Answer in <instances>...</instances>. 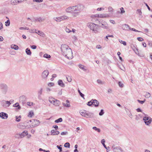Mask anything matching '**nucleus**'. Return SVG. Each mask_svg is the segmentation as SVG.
I'll return each mask as SVG.
<instances>
[{
  "label": "nucleus",
  "instance_id": "62",
  "mask_svg": "<svg viewBox=\"0 0 152 152\" xmlns=\"http://www.w3.org/2000/svg\"><path fill=\"white\" fill-rule=\"evenodd\" d=\"M53 127L56 130H57V129L58 128V127L57 125L53 126Z\"/></svg>",
  "mask_w": 152,
  "mask_h": 152
},
{
  "label": "nucleus",
  "instance_id": "50",
  "mask_svg": "<svg viewBox=\"0 0 152 152\" xmlns=\"http://www.w3.org/2000/svg\"><path fill=\"white\" fill-rule=\"evenodd\" d=\"M92 100H91L90 101H89L87 103V105L89 106H91L92 105Z\"/></svg>",
  "mask_w": 152,
  "mask_h": 152
},
{
  "label": "nucleus",
  "instance_id": "6",
  "mask_svg": "<svg viewBox=\"0 0 152 152\" xmlns=\"http://www.w3.org/2000/svg\"><path fill=\"white\" fill-rule=\"evenodd\" d=\"M143 120L145 124L147 125L150 124L152 121V119L147 115L143 117Z\"/></svg>",
  "mask_w": 152,
  "mask_h": 152
},
{
  "label": "nucleus",
  "instance_id": "64",
  "mask_svg": "<svg viewBox=\"0 0 152 152\" xmlns=\"http://www.w3.org/2000/svg\"><path fill=\"white\" fill-rule=\"evenodd\" d=\"M104 10V8H99L97 9V10L98 11H100L101 10Z\"/></svg>",
  "mask_w": 152,
  "mask_h": 152
},
{
  "label": "nucleus",
  "instance_id": "45",
  "mask_svg": "<svg viewBox=\"0 0 152 152\" xmlns=\"http://www.w3.org/2000/svg\"><path fill=\"white\" fill-rule=\"evenodd\" d=\"M63 105L64 106H65L67 107H69L70 106V105L69 103H67L66 104H65L64 103H63Z\"/></svg>",
  "mask_w": 152,
  "mask_h": 152
},
{
  "label": "nucleus",
  "instance_id": "49",
  "mask_svg": "<svg viewBox=\"0 0 152 152\" xmlns=\"http://www.w3.org/2000/svg\"><path fill=\"white\" fill-rule=\"evenodd\" d=\"M108 11L110 12H113V8L111 7H108Z\"/></svg>",
  "mask_w": 152,
  "mask_h": 152
},
{
  "label": "nucleus",
  "instance_id": "55",
  "mask_svg": "<svg viewBox=\"0 0 152 152\" xmlns=\"http://www.w3.org/2000/svg\"><path fill=\"white\" fill-rule=\"evenodd\" d=\"M30 47L31 48L33 49H35L36 48H37V46H36L35 45H31L30 46Z\"/></svg>",
  "mask_w": 152,
  "mask_h": 152
},
{
  "label": "nucleus",
  "instance_id": "57",
  "mask_svg": "<svg viewBox=\"0 0 152 152\" xmlns=\"http://www.w3.org/2000/svg\"><path fill=\"white\" fill-rule=\"evenodd\" d=\"M16 121L17 122H19L20 121V119H18V117L17 116H16Z\"/></svg>",
  "mask_w": 152,
  "mask_h": 152
},
{
  "label": "nucleus",
  "instance_id": "46",
  "mask_svg": "<svg viewBox=\"0 0 152 152\" xmlns=\"http://www.w3.org/2000/svg\"><path fill=\"white\" fill-rule=\"evenodd\" d=\"M35 20L36 21H38L39 22H41L43 21V20L42 19V18H39L36 19Z\"/></svg>",
  "mask_w": 152,
  "mask_h": 152
},
{
  "label": "nucleus",
  "instance_id": "39",
  "mask_svg": "<svg viewBox=\"0 0 152 152\" xmlns=\"http://www.w3.org/2000/svg\"><path fill=\"white\" fill-rule=\"evenodd\" d=\"M67 80L69 82H71L72 80V77L70 76H68L67 77H66Z\"/></svg>",
  "mask_w": 152,
  "mask_h": 152
},
{
  "label": "nucleus",
  "instance_id": "59",
  "mask_svg": "<svg viewBox=\"0 0 152 152\" xmlns=\"http://www.w3.org/2000/svg\"><path fill=\"white\" fill-rule=\"evenodd\" d=\"M65 31L66 32L68 33H69L72 31L71 30H70L69 29L67 28L65 29Z\"/></svg>",
  "mask_w": 152,
  "mask_h": 152
},
{
  "label": "nucleus",
  "instance_id": "1",
  "mask_svg": "<svg viewBox=\"0 0 152 152\" xmlns=\"http://www.w3.org/2000/svg\"><path fill=\"white\" fill-rule=\"evenodd\" d=\"M61 50L62 54L69 59H71L72 56V49L68 45L65 44H62L61 46Z\"/></svg>",
  "mask_w": 152,
  "mask_h": 152
},
{
  "label": "nucleus",
  "instance_id": "26",
  "mask_svg": "<svg viewBox=\"0 0 152 152\" xmlns=\"http://www.w3.org/2000/svg\"><path fill=\"white\" fill-rule=\"evenodd\" d=\"M11 48L12 49H13L15 50H17L18 49V47L17 45H11Z\"/></svg>",
  "mask_w": 152,
  "mask_h": 152
},
{
  "label": "nucleus",
  "instance_id": "7",
  "mask_svg": "<svg viewBox=\"0 0 152 152\" xmlns=\"http://www.w3.org/2000/svg\"><path fill=\"white\" fill-rule=\"evenodd\" d=\"M99 26L105 29H107L108 28V25L106 22H103L101 20L99 21Z\"/></svg>",
  "mask_w": 152,
  "mask_h": 152
},
{
  "label": "nucleus",
  "instance_id": "40",
  "mask_svg": "<svg viewBox=\"0 0 152 152\" xmlns=\"http://www.w3.org/2000/svg\"><path fill=\"white\" fill-rule=\"evenodd\" d=\"M79 67L81 69L84 71L86 70V69L84 68V65H83L82 64H80L79 65Z\"/></svg>",
  "mask_w": 152,
  "mask_h": 152
},
{
  "label": "nucleus",
  "instance_id": "58",
  "mask_svg": "<svg viewBox=\"0 0 152 152\" xmlns=\"http://www.w3.org/2000/svg\"><path fill=\"white\" fill-rule=\"evenodd\" d=\"M138 40L139 41H142L143 40V39L142 37H138L137 38Z\"/></svg>",
  "mask_w": 152,
  "mask_h": 152
},
{
  "label": "nucleus",
  "instance_id": "23",
  "mask_svg": "<svg viewBox=\"0 0 152 152\" xmlns=\"http://www.w3.org/2000/svg\"><path fill=\"white\" fill-rule=\"evenodd\" d=\"M13 106L14 107H18V110H20L21 108L20 106L19 103L18 102H17L15 104H14Z\"/></svg>",
  "mask_w": 152,
  "mask_h": 152
},
{
  "label": "nucleus",
  "instance_id": "8",
  "mask_svg": "<svg viewBox=\"0 0 152 152\" xmlns=\"http://www.w3.org/2000/svg\"><path fill=\"white\" fill-rule=\"evenodd\" d=\"M11 103L8 101L3 100L2 101L1 105L2 106L5 108H7L11 104Z\"/></svg>",
  "mask_w": 152,
  "mask_h": 152
},
{
  "label": "nucleus",
  "instance_id": "31",
  "mask_svg": "<svg viewBox=\"0 0 152 152\" xmlns=\"http://www.w3.org/2000/svg\"><path fill=\"white\" fill-rule=\"evenodd\" d=\"M95 17H98L100 18H103V17H105L106 16L104 15V14H98V15H95Z\"/></svg>",
  "mask_w": 152,
  "mask_h": 152
},
{
  "label": "nucleus",
  "instance_id": "18",
  "mask_svg": "<svg viewBox=\"0 0 152 152\" xmlns=\"http://www.w3.org/2000/svg\"><path fill=\"white\" fill-rule=\"evenodd\" d=\"M28 134V132L27 131H23L21 134H20V136L21 138H22L27 135Z\"/></svg>",
  "mask_w": 152,
  "mask_h": 152
},
{
  "label": "nucleus",
  "instance_id": "15",
  "mask_svg": "<svg viewBox=\"0 0 152 152\" xmlns=\"http://www.w3.org/2000/svg\"><path fill=\"white\" fill-rule=\"evenodd\" d=\"M43 91V88H40L38 91V98L39 99H42L41 95Z\"/></svg>",
  "mask_w": 152,
  "mask_h": 152
},
{
  "label": "nucleus",
  "instance_id": "35",
  "mask_svg": "<svg viewBox=\"0 0 152 152\" xmlns=\"http://www.w3.org/2000/svg\"><path fill=\"white\" fill-rule=\"evenodd\" d=\"M43 57L44 58H50L51 57L50 55H48V54H46V53L44 54V55L43 56Z\"/></svg>",
  "mask_w": 152,
  "mask_h": 152
},
{
  "label": "nucleus",
  "instance_id": "42",
  "mask_svg": "<svg viewBox=\"0 0 152 152\" xmlns=\"http://www.w3.org/2000/svg\"><path fill=\"white\" fill-rule=\"evenodd\" d=\"M62 145H57L56 146L57 148L59 150L60 152H61L62 151V148L61 147Z\"/></svg>",
  "mask_w": 152,
  "mask_h": 152
},
{
  "label": "nucleus",
  "instance_id": "53",
  "mask_svg": "<svg viewBox=\"0 0 152 152\" xmlns=\"http://www.w3.org/2000/svg\"><path fill=\"white\" fill-rule=\"evenodd\" d=\"M29 29L27 27H21L20 28V30L25 29V30H28Z\"/></svg>",
  "mask_w": 152,
  "mask_h": 152
},
{
  "label": "nucleus",
  "instance_id": "36",
  "mask_svg": "<svg viewBox=\"0 0 152 152\" xmlns=\"http://www.w3.org/2000/svg\"><path fill=\"white\" fill-rule=\"evenodd\" d=\"M97 83L100 84L102 85L104 83V82L100 80H97Z\"/></svg>",
  "mask_w": 152,
  "mask_h": 152
},
{
  "label": "nucleus",
  "instance_id": "44",
  "mask_svg": "<svg viewBox=\"0 0 152 152\" xmlns=\"http://www.w3.org/2000/svg\"><path fill=\"white\" fill-rule=\"evenodd\" d=\"M119 41L120 43L123 44V45H126V42L125 41H123L122 40L120 39L119 40Z\"/></svg>",
  "mask_w": 152,
  "mask_h": 152
},
{
  "label": "nucleus",
  "instance_id": "9",
  "mask_svg": "<svg viewBox=\"0 0 152 152\" xmlns=\"http://www.w3.org/2000/svg\"><path fill=\"white\" fill-rule=\"evenodd\" d=\"M0 88L3 90V92L4 94H6L7 91L8 87L5 84H1L0 85Z\"/></svg>",
  "mask_w": 152,
  "mask_h": 152
},
{
  "label": "nucleus",
  "instance_id": "30",
  "mask_svg": "<svg viewBox=\"0 0 152 152\" xmlns=\"http://www.w3.org/2000/svg\"><path fill=\"white\" fill-rule=\"evenodd\" d=\"M62 119L61 118H59L58 119L56 120L55 121V122L56 123H58L59 122H61L62 121Z\"/></svg>",
  "mask_w": 152,
  "mask_h": 152
},
{
  "label": "nucleus",
  "instance_id": "14",
  "mask_svg": "<svg viewBox=\"0 0 152 152\" xmlns=\"http://www.w3.org/2000/svg\"><path fill=\"white\" fill-rule=\"evenodd\" d=\"M122 28L124 30H129L131 29V28L129 26L126 24H124L122 25Z\"/></svg>",
  "mask_w": 152,
  "mask_h": 152
},
{
  "label": "nucleus",
  "instance_id": "52",
  "mask_svg": "<svg viewBox=\"0 0 152 152\" xmlns=\"http://www.w3.org/2000/svg\"><path fill=\"white\" fill-rule=\"evenodd\" d=\"M120 10H121V14H123V13H124L125 12V11L124 10V9L123 7H122L120 8Z\"/></svg>",
  "mask_w": 152,
  "mask_h": 152
},
{
  "label": "nucleus",
  "instance_id": "56",
  "mask_svg": "<svg viewBox=\"0 0 152 152\" xmlns=\"http://www.w3.org/2000/svg\"><path fill=\"white\" fill-rule=\"evenodd\" d=\"M118 85L120 87H122L123 86V84L121 82H119Z\"/></svg>",
  "mask_w": 152,
  "mask_h": 152
},
{
  "label": "nucleus",
  "instance_id": "16",
  "mask_svg": "<svg viewBox=\"0 0 152 152\" xmlns=\"http://www.w3.org/2000/svg\"><path fill=\"white\" fill-rule=\"evenodd\" d=\"M92 105H94L95 107H97L99 106V102L96 99H92Z\"/></svg>",
  "mask_w": 152,
  "mask_h": 152
},
{
  "label": "nucleus",
  "instance_id": "5",
  "mask_svg": "<svg viewBox=\"0 0 152 152\" xmlns=\"http://www.w3.org/2000/svg\"><path fill=\"white\" fill-rule=\"evenodd\" d=\"M49 101L50 103L56 106H58L60 103V102L59 100L56 99L54 98L50 99Z\"/></svg>",
  "mask_w": 152,
  "mask_h": 152
},
{
  "label": "nucleus",
  "instance_id": "37",
  "mask_svg": "<svg viewBox=\"0 0 152 152\" xmlns=\"http://www.w3.org/2000/svg\"><path fill=\"white\" fill-rule=\"evenodd\" d=\"M34 115L33 112L32 111H31L28 115V117H31L32 116Z\"/></svg>",
  "mask_w": 152,
  "mask_h": 152
},
{
  "label": "nucleus",
  "instance_id": "48",
  "mask_svg": "<svg viewBox=\"0 0 152 152\" xmlns=\"http://www.w3.org/2000/svg\"><path fill=\"white\" fill-rule=\"evenodd\" d=\"M137 101H138V102H139V103H140L141 104H143L144 103V102H145V99L143 101H141V100H140L139 99H137Z\"/></svg>",
  "mask_w": 152,
  "mask_h": 152
},
{
  "label": "nucleus",
  "instance_id": "2",
  "mask_svg": "<svg viewBox=\"0 0 152 152\" xmlns=\"http://www.w3.org/2000/svg\"><path fill=\"white\" fill-rule=\"evenodd\" d=\"M34 122H37V123L36 124H34L32 125H30V124L31 122V120H27L24 122L23 124V125L26 127V128L28 129L30 128H33L35 127H37L39 125L40 122L39 121L37 120L34 119Z\"/></svg>",
  "mask_w": 152,
  "mask_h": 152
},
{
  "label": "nucleus",
  "instance_id": "63",
  "mask_svg": "<svg viewBox=\"0 0 152 152\" xmlns=\"http://www.w3.org/2000/svg\"><path fill=\"white\" fill-rule=\"evenodd\" d=\"M96 48L98 49H101L102 48V47L100 45H96Z\"/></svg>",
  "mask_w": 152,
  "mask_h": 152
},
{
  "label": "nucleus",
  "instance_id": "61",
  "mask_svg": "<svg viewBox=\"0 0 152 152\" xmlns=\"http://www.w3.org/2000/svg\"><path fill=\"white\" fill-rule=\"evenodd\" d=\"M130 30H132V31H134L138 32H141V31H139L138 30H137L135 29H134V28H131V29H130Z\"/></svg>",
  "mask_w": 152,
  "mask_h": 152
},
{
  "label": "nucleus",
  "instance_id": "29",
  "mask_svg": "<svg viewBox=\"0 0 152 152\" xmlns=\"http://www.w3.org/2000/svg\"><path fill=\"white\" fill-rule=\"evenodd\" d=\"M53 19L57 22H59L61 21L60 18V17H55L53 18Z\"/></svg>",
  "mask_w": 152,
  "mask_h": 152
},
{
  "label": "nucleus",
  "instance_id": "47",
  "mask_svg": "<svg viewBox=\"0 0 152 152\" xmlns=\"http://www.w3.org/2000/svg\"><path fill=\"white\" fill-rule=\"evenodd\" d=\"M104 110L103 109H102L99 112V115L100 116H102L104 114Z\"/></svg>",
  "mask_w": 152,
  "mask_h": 152
},
{
  "label": "nucleus",
  "instance_id": "10",
  "mask_svg": "<svg viewBox=\"0 0 152 152\" xmlns=\"http://www.w3.org/2000/svg\"><path fill=\"white\" fill-rule=\"evenodd\" d=\"M73 6L69 7L66 8V12L74 14ZM73 15L75 16V15Z\"/></svg>",
  "mask_w": 152,
  "mask_h": 152
},
{
  "label": "nucleus",
  "instance_id": "19",
  "mask_svg": "<svg viewBox=\"0 0 152 152\" xmlns=\"http://www.w3.org/2000/svg\"><path fill=\"white\" fill-rule=\"evenodd\" d=\"M84 115L85 117L90 118L93 117V114L90 113H88L87 112L86 114Z\"/></svg>",
  "mask_w": 152,
  "mask_h": 152
},
{
  "label": "nucleus",
  "instance_id": "20",
  "mask_svg": "<svg viewBox=\"0 0 152 152\" xmlns=\"http://www.w3.org/2000/svg\"><path fill=\"white\" fill-rule=\"evenodd\" d=\"M58 85L62 87H65V85L63 83V81L61 80H59L58 81Z\"/></svg>",
  "mask_w": 152,
  "mask_h": 152
},
{
  "label": "nucleus",
  "instance_id": "34",
  "mask_svg": "<svg viewBox=\"0 0 152 152\" xmlns=\"http://www.w3.org/2000/svg\"><path fill=\"white\" fill-rule=\"evenodd\" d=\"M151 96L150 94L148 92H146L145 95V97L146 98H148Z\"/></svg>",
  "mask_w": 152,
  "mask_h": 152
},
{
  "label": "nucleus",
  "instance_id": "32",
  "mask_svg": "<svg viewBox=\"0 0 152 152\" xmlns=\"http://www.w3.org/2000/svg\"><path fill=\"white\" fill-rule=\"evenodd\" d=\"M78 93H79L80 96L82 97V98H83V99H85V98L84 97V95L80 91V90H78Z\"/></svg>",
  "mask_w": 152,
  "mask_h": 152
},
{
  "label": "nucleus",
  "instance_id": "54",
  "mask_svg": "<svg viewBox=\"0 0 152 152\" xmlns=\"http://www.w3.org/2000/svg\"><path fill=\"white\" fill-rule=\"evenodd\" d=\"M54 83H48V86L49 87H52L54 86Z\"/></svg>",
  "mask_w": 152,
  "mask_h": 152
},
{
  "label": "nucleus",
  "instance_id": "38",
  "mask_svg": "<svg viewBox=\"0 0 152 152\" xmlns=\"http://www.w3.org/2000/svg\"><path fill=\"white\" fill-rule=\"evenodd\" d=\"M10 20L9 19L7 20L5 22V25L6 26H9L10 25Z\"/></svg>",
  "mask_w": 152,
  "mask_h": 152
},
{
  "label": "nucleus",
  "instance_id": "22",
  "mask_svg": "<svg viewBox=\"0 0 152 152\" xmlns=\"http://www.w3.org/2000/svg\"><path fill=\"white\" fill-rule=\"evenodd\" d=\"M60 17L61 21L65 20H67L69 19V17L65 15L62 16Z\"/></svg>",
  "mask_w": 152,
  "mask_h": 152
},
{
  "label": "nucleus",
  "instance_id": "13",
  "mask_svg": "<svg viewBox=\"0 0 152 152\" xmlns=\"http://www.w3.org/2000/svg\"><path fill=\"white\" fill-rule=\"evenodd\" d=\"M0 117L3 119H6L8 118V115L7 114L5 113L1 112L0 113Z\"/></svg>",
  "mask_w": 152,
  "mask_h": 152
},
{
  "label": "nucleus",
  "instance_id": "60",
  "mask_svg": "<svg viewBox=\"0 0 152 152\" xmlns=\"http://www.w3.org/2000/svg\"><path fill=\"white\" fill-rule=\"evenodd\" d=\"M68 133V132H62L61 133V135H65L67 134Z\"/></svg>",
  "mask_w": 152,
  "mask_h": 152
},
{
  "label": "nucleus",
  "instance_id": "4",
  "mask_svg": "<svg viewBox=\"0 0 152 152\" xmlns=\"http://www.w3.org/2000/svg\"><path fill=\"white\" fill-rule=\"evenodd\" d=\"M88 26L90 29L95 33L98 32V26L94 23H90L88 24Z\"/></svg>",
  "mask_w": 152,
  "mask_h": 152
},
{
  "label": "nucleus",
  "instance_id": "41",
  "mask_svg": "<svg viewBox=\"0 0 152 152\" xmlns=\"http://www.w3.org/2000/svg\"><path fill=\"white\" fill-rule=\"evenodd\" d=\"M87 111L85 110H83L80 112V113L82 116H84V115L86 114Z\"/></svg>",
  "mask_w": 152,
  "mask_h": 152
},
{
  "label": "nucleus",
  "instance_id": "25",
  "mask_svg": "<svg viewBox=\"0 0 152 152\" xmlns=\"http://www.w3.org/2000/svg\"><path fill=\"white\" fill-rule=\"evenodd\" d=\"M26 52L28 55H31V54L30 50L29 48H27L26 49Z\"/></svg>",
  "mask_w": 152,
  "mask_h": 152
},
{
  "label": "nucleus",
  "instance_id": "43",
  "mask_svg": "<svg viewBox=\"0 0 152 152\" xmlns=\"http://www.w3.org/2000/svg\"><path fill=\"white\" fill-rule=\"evenodd\" d=\"M70 146V145L69 142L66 143L64 145V146L65 147L69 148Z\"/></svg>",
  "mask_w": 152,
  "mask_h": 152
},
{
  "label": "nucleus",
  "instance_id": "17",
  "mask_svg": "<svg viewBox=\"0 0 152 152\" xmlns=\"http://www.w3.org/2000/svg\"><path fill=\"white\" fill-rule=\"evenodd\" d=\"M51 135H58L60 132L58 131L53 129L51 131Z\"/></svg>",
  "mask_w": 152,
  "mask_h": 152
},
{
  "label": "nucleus",
  "instance_id": "28",
  "mask_svg": "<svg viewBox=\"0 0 152 152\" xmlns=\"http://www.w3.org/2000/svg\"><path fill=\"white\" fill-rule=\"evenodd\" d=\"M11 4L13 5H16L17 4V2L16 0H12Z\"/></svg>",
  "mask_w": 152,
  "mask_h": 152
},
{
  "label": "nucleus",
  "instance_id": "11",
  "mask_svg": "<svg viewBox=\"0 0 152 152\" xmlns=\"http://www.w3.org/2000/svg\"><path fill=\"white\" fill-rule=\"evenodd\" d=\"M113 151L114 152H124L119 146H116L114 148Z\"/></svg>",
  "mask_w": 152,
  "mask_h": 152
},
{
  "label": "nucleus",
  "instance_id": "33",
  "mask_svg": "<svg viewBox=\"0 0 152 152\" xmlns=\"http://www.w3.org/2000/svg\"><path fill=\"white\" fill-rule=\"evenodd\" d=\"M93 129L97 131L98 132H100L101 131V130L100 129L97 128L96 126H94L93 127Z\"/></svg>",
  "mask_w": 152,
  "mask_h": 152
},
{
  "label": "nucleus",
  "instance_id": "21",
  "mask_svg": "<svg viewBox=\"0 0 152 152\" xmlns=\"http://www.w3.org/2000/svg\"><path fill=\"white\" fill-rule=\"evenodd\" d=\"M105 142V140L104 139H102L101 141V142L104 147V148L108 150V149H109L110 147H107L106 145H105L104 143Z\"/></svg>",
  "mask_w": 152,
  "mask_h": 152
},
{
  "label": "nucleus",
  "instance_id": "27",
  "mask_svg": "<svg viewBox=\"0 0 152 152\" xmlns=\"http://www.w3.org/2000/svg\"><path fill=\"white\" fill-rule=\"evenodd\" d=\"M36 33L42 37H43L44 35V34L41 31H38L37 32H35Z\"/></svg>",
  "mask_w": 152,
  "mask_h": 152
},
{
  "label": "nucleus",
  "instance_id": "24",
  "mask_svg": "<svg viewBox=\"0 0 152 152\" xmlns=\"http://www.w3.org/2000/svg\"><path fill=\"white\" fill-rule=\"evenodd\" d=\"M137 14H139L140 18H142V12L141 11V10L140 9H137Z\"/></svg>",
  "mask_w": 152,
  "mask_h": 152
},
{
  "label": "nucleus",
  "instance_id": "3",
  "mask_svg": "<svg viewBox=\"0 0 152 152\" xmlns=\"http://www.w3.org/2000/svg\"><path fill=\"white\" fill-rule=\"evenodd\" d=\"M84 8V6L80 4L73 6L74 15H76L75 16L78 15L81 11L83 10Z\"/></svg>",
  "mask_w": 152,
  "mask_h": 152
},
{
  "label": "nucleus",
  "instance_id": "51",
  "mask_svg": "<svg viewBox=\"0 0 152 152\" xmlns=\"http://www.w3.org/2000/svg\"><path fill=\"white\" fill-rule=\"evenodd\" d=\"M27 104L29 106H31L33 105L34 104L32 102H28L27 103Z\"/></svg>",
  "mask_w": 152,
  "mask_h": 152
},
{
  "label": "nucleus",
  "instance_id": "12",
  "mask_svg": "<svg viewBox=\"0 0 152 152\" xmlns=\"http://www.w3.org/2000/svg\"><path fill=\"white\" fill-rule=\"evenodd\" d=\"M48 74V70H45L42 73V77L43 78H46L47 77Z\"/></svg>",
  "mask_w": 152,
  "mask_h": 152
}]
</instances>
